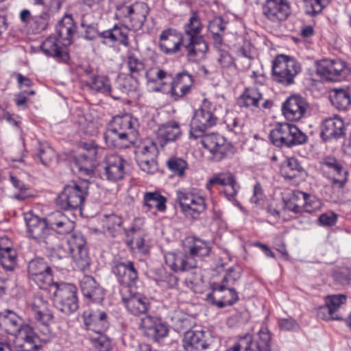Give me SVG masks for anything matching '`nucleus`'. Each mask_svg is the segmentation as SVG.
<instances>
[{
  "label": "nucleus",
  "instance_id": "f257e3e1",
  "mask_svg": "<svg viewBox=\"0 0 351 351\" xmlns=\"http://www.w3.org/2000/svg\"><path fill=\"white\" fill-rule=\"evenodd\" d=\"M136 127L137 120L130 114L114 117L103 135L106 145L119 149L128 147L137 138Z\"/></svg>",
  "mask_w": 351,
  "mask_h": 351
},
{
  "label": "nucleus",
  "instance_id": "f03ea898",
  "mask_svg": "<svg viewBox=\"0 0 351 351\" xmlns=\"http://www.w3.org/2000/svg\"><path fill=\"white\" fill-rule=\"evenodd\" d=\"M56 242L53 243V248H47L51 250L53 256L61 259L70 254L76 267L80 270L84 271L89 267L90 258L88 252L86 239L81 233L72 234L65 245L56 246Z\"/></svg>",
  "mask_w": 351,
  "mask_h": 351
},
{
  "label": "nucleus",
  "instance_id": "7ed1b4c3",
  "mask_svg": "<svg viewBox=\"0 0 351 351\" xmlns=\"http://www.w3.org/2000/svg\"><path fill=\"white\" fill-rule=\"evenodd\" d=\"M0 328L5 332L23 340L31 347H36L38 337L33 328L24 324L23 319L14 311L5 310L0 313Z\"/></svg>",
  "mask_w": 351,
  "mask_h": 351
},
{
  "label": "nucleus",
  "instance_id": "20e7f679",
  "mask_svg": "<svg viewBox=\"0 0 351 351\" xmlns=\"http://www.w3.org/2000/svg\"><path fill=\"white\" fill-rule=\"evenodd\" d=\"M88 185L85 180L65 185L56 199L57 206L64 210L81 211L88 195Z\"/></svg>",
  "mask_w": 351,
  "mask_h": 351
},
{
  "label": "nucleus",
  "instance_id": "39448f33",
  "mask_svg": "<svg viewBox=\"0 0 351 351\" xmlns=\"http://www.w3.org/2000/svg\"><path fill=\"white\" fill-rule=\"evenodd\" d=\"M52 298L55 307L64 314L69 315L79 308L77 287L70 283H56L48 291Z\"/></svg>",
  "mask_w": 351,
  "mask_h": 351
},
{
  "label": "nucleus",
  "instance_id": "423d86ee",
  "mask_svg": "<svg viewBox=\"0 0 351 351\" xmlns=\"http://www.w3.org/2000/svg\"><path fill=\"white\" fill-rule=\"evenodd\" d=\"M216 105L204 98L199 108L195 110L190 123L189 137L201 136L217 125Z\"/></svg>",
  "mask_w": 351,
  "mask_h": 351
},
{
  "label": "nucleus",
  "instance_id": "0eeeda50",
  "mask_svg": "<svg viewBox=\"0 0 351 351\" xmlns=\"http://www.w3.org/2000/svg\"><path fill=\"white\" fill-rule=\"evenodd\" d=\"M269 139L276 147H292L304 144L308 136L296 125L289 123H278L270 131Z\"/></svg>",
  "mask_w": 351,
  "mask_h": 351
},
{
  "label": "nucleus",
  "instance_id": "6e6552de",
  "mask_svg": "<svg viewBox=\"0 0 351 351\" xmlns=\"http://www.w3.org/2000/svg\"><path fill=\"white\" fill-rule=\"evenodd\" d=\"M149 14V8L144 2L119 0L116 4L115 17L119 20L126 19L129 21L133 31L142 29Z\"/></svg>",
  "mask_w": 351,
  "mask_h": 351
},
{
  "label": "nucleus",
  "instance_id": "1a4fd4ad",
  "mask_svg": "<svg viewBox=\"0 0 351 351\" xmlns=\"http://www.w3.org/2000/svg\"><path fill=\"white\" fill-rule=\"evenodd\" d=\"M301 71L300 64L290 56L279 54L272 62L273 80L285 86L294 84L295 77Z\"/></svg>",
  "mask_w": 351,
  "mask_h": 351
},
{
  "label": "nucleus",
  "instance_id": "9d476101",
  "mask_svg": "<svg viewBox=\"0 0 351 351\" xmlns=\"http://www.w3.org/2000/svg\"><path fill=\"white\" fill-rule=\"evenodd\" d=\"M182 342L185 351H217L219 348V337L208 330H189Z\"/></svg>",
  "mask_w": 351,
  "mask_h": 351
},
{
  "label": "nucleus",
  "instance_id": "9b49d317",
  "mask_svg": "<svg viewBox=\"0 0 351 351\" xmlns=\"http://www.w3.org/2000/svg\"><path fill=\"white\" fill-rule=\"evenodd\" d=\"M25 219L28 237L44 248H53V243L58 239L50 230L45 219L29 214Z\"/></svg>",
  "mask_w": 351,
  "mask_h": 351
},
{
  "label": "nucleus",
  "instance_id": "f8f14e48",
  "mask_svg": "<svg viewBox=\"0 0 351 351\" xmlns=\"http://www.w3.org/2000/svg\"><path fill=\"white\" fill-rule=\"evenodd\" d=\"M194 140H199L202 146L208 149L213 158L220 161L232 156L235 152L234 147L222 136L208 131L201 136L189 137Z\"/></svg>",
  "mask_w": 351,
  "mask_h": 351
},
{
  "label": "nucleus",
  "instance_id": "ddd939ff",
  "mask_svg": "<svg viewBox=\"0 0 351 351\" xmlns=\"http://www.w3.org/2000/svg\"><path fill=\"white\" fill-rule=\"evenodd\" d=\"M176 202L186 217L195 219L206 208L205 198L195 188L176 191Z\"/></svg>",
  "mask_w": 351,
  "mask_h": 351
},
{
  "label": "nucleus",
  "instance_id": "4468645a",
  "mask_svg": "<svg viewBox=\"0 0 351 351\" xmlns=\"http://www.w3.org/2000/svg\"><path fill=\"white\" fill-rule=\"evenodd\" d=\"M319 163L322 175L331 181L332 186L343 188L348 181V173L342 161L332 156H326Z\"/></svg>",
  "mask_w": 351,
  "mask_h": 351
},
{
  "label": "nucleus",
  "instance_id": "2eb2a0df",
  "mask_svg": "<svg viewBox=\"0 0 351 351\" xmlns=\"http://www.w3.org/2000/svg\"><path fill=\"white\" fill-rule=\"evenodd\" d=\"M27 271L29 280L40 289L48 292L50 287L56 283L53 282L51 267L43 258H36L29 261Z\"/></svg>",
  "mask_w": 351,
  "mask_h": 351
},
{
  "label": "nucleus",
  "instance_id": "dca6fc26",
  "mask_svg": "<svg viewBox=\"0 0 351 351\" xmlns=\"http://www.w3.org/2000/svg\"><path fill=\"white\" fill-rule=\"evenodd\" d=\"M120 294L121 301L131 315L140 316L147 313L149 310L150 302L144 295L127 287L120 289Z\"/></svg>",
  "mask_w": 351,
  "mask_h": 351
},
{
  "label": "nucleus",
  "instance_id": "f3484780",
  "mask_svg": "<svg viewBox=\"0 0 351 351\" xmlns=\"http://www.w3.org/2000/svg\"><path fill=\"white\" fill-rule=\"evenodd\" d=\"M112 273L116 276L121 289L125 287L132 289L138 280V274L134 264L130 261H114L112 265Z\"/></svg>",
  "mask_w": 351,
  "mask_h": 351
},
{
  "label": "nucleus",
  "instance_id": "a211bd4d",
  "mask_svg": "<svg viewBox=\"0 0 351 351\" xmlns=\"http://www.w3.org/2000/svg\"><path fill=\"white\" fill-rule=\"evenodd\" d=\"M81 148L84 151L77 158L73 165V171L80 176H90L93 173L94 161L97 154V146L93 142L82 143Z\"/></svg>",
  "mask_w": 351,
  "mask_h": 351
},
{
  "label": "nucleus",
  "instance_id": "6ab92c4d",
  "mask_svg": "<svg viewBox=\"0 0 351 351\" xmlns=\"http://www.w3.org/2000/svg\"><path fill=\"white\" fill-rule=\"evenodd\" d=\"M82 317L87 333L105 332L110 326V316L101 309L88 308L84 311Z\"/></svg>",
  "mask_w": 351,
  "mask_h": 351
},
{
  "label": "nucleus",
  "instance_id": "aec40b11",
  "mask_svg": "<svg viewBox=\"0 0 351 351\" xmlns=\"http://www.w3.org/2000/svg\"><path fill=\"white\" fill-rule=\"evenodd\" d=\"M262 13L272 23L285 21L291 14V6L287 0H266Z\"/></svg>",
  "mask_w": 351,
  "mask_h": 351
},
{
  "label": "nucleus",
  "instance_id": "412c9836",
  "mask_svg": "<svg viewBox=\"0 0 351 351\" xmlns=\"http://www.w3.org/2000/svg\"><path fill=\"white\" fill-rule=\"evenodd\" d=\"M308 108L306 99L300 95H291L282 104V112L285 119L290 121H297L302 119Z\"/></svg>",
  "mask_w": 351,
  "mask_h": 351
},
{
  "label": "nucleus",
  "instance_id": "4be33fe9",
  "mask_svg": "<svg viewBox=\"0 0 351 351\" xmlns=\"http://www.w3.org/2000/svg\"><path fill=\"white\" fill-rule=\"evenodd\" d=\"M139 328L143 334L148 338L159 341L167 336L169 329L160 317L146 315L143 317L139 324Z\"/></svg>",
  "mask_w": 351,
  "mask_h": 351
},
{
  "label": "nucleus",
  "instance_id": "5701e85b",
  "mask_svg": "<svg viewBox=\"0 0 351 351\" xmlns=\"http://www.w3.org/2000/svg\"><path fill=\"white\" fill-rule=\"evenodd\" d=\"M194 86V77L187 71L178 73L171 82L169 93L174 101H180L189 95Z\"/></svg>",
  "mask_w": 351,
  "mask_h": 351
},
{
  "label": "nucleus",
  "instance_id": "b1692460",
  "mask_svg": "<svg viewBox=\"0 0 351 351\" xmlns=\"http://www.w3.org/2000/svg\"><path fill=\"white\" fill-rule=\"evenodd\" d=\"M127 160L118 154L108 155L104 161V173L106 178L116 182L124 178L126 174Z\"/></svg>",
  "mask_w": 351,
  "mask_h": 351
},
{
  "label": "nucleus",
  "instance_id": "393cba45",
  "mask_svg": "<svg viewBox=\"0 0 351 351\" xmlns=\"http://www.w3.org/2000/svg\"><path fill=\"white\" fill-rule=\"evenodd\" d=\"M346 64L340 59L324 60L317 67L318 73L329 81H339L346 76Z\"/></svg>",
  "mask_w": 351,
  "mask_h": 351
},
{
  "label": "nucleus",
  "instance_id": "a878e982",
  "mask_svg": "<svg viewBox=\"0 0 351 351\" xmlns=\"http://www.w3.org/2000/svg\"><path fill=\"white\" fill-rule=\"evenodd\" d=\"M159 40L160 50L167 55L175 54L180 51L184 43L182 33L172 28L163 30Z\"/></svg>",
  "mask_w": 351,
  "mask_h": 351
},
{
  "label": "nucleus",
  "instance_id": "bb28decb",
  "mask_svg": "<svg viewBox=\"0 0 351 351\" xmlns=\"http://www.w3.org/2000/svg\"><path fill=\"white\" fill-rule=\"evenodd\" d=\"M167 266L175 272H184L196 267V261L186 252H169L165 254Z\"/></svg>",
  "mask_w": 351,
  "mask_h": 351
},
{
  "label": "nucleus",
  "instance_id": "cd10ccee",
  "mask_svg": "<svg viewBox=\"0 0 351 351\" xmlns=\"http://www.w3.org/2000/svg\"><path fill=\"white\" fill-rule=\"evenodd\" d=\"M67 46L62 45V41L55 36H50L40 45V50L48 57H52L59 62H67L69 54L66 49Z\"/></svg>",
  "mask_w": 351,
  "mask_h": 351
},
{
  "label": "nucleus",
  "instance_id": "c85d7f7f",
  "mask_svg": "<svg viewBox=\"0 0 351 351\" xmlns=\"http://www.w3.org/2000/svg\"><path fill=\"white\" fill-rule=\"evenodd\" d=\"M182 48L189 61L197 62L206 58L208 46L203 36L184 39Z\"/></svg>",
  "mask_w": 351,
  "mask_h": 351
},
{
  "label": "nucleus",
  "instance_id": "c756f323",
  "mask_svg": "<svg viewBox=\"0 0 351 351\" xmlns=\"http://www.w3.org/2000/svg\"><path fill=\"white\" fill-rule=\"evenodd\" d=\"M182 136L179 123L170 121L159 125L156 132V143L161 147L171 142H175Z\"/></svg>",
  "mask_w": 351,
  "mask_h": 351
},
{
  "label": "nucleus",
  "instance_id": "7c9ffc66",
  "mask_svg": "<svg viewBox=\"0 0 351 351\" xmlns=\"http://www.w3.org/2000/svg\"><path fill=\"white\" fill-rule=\"evenodd\" d=\"M345 134L343 120L338 116L325 119L321 125V137L325 141L337 139Z\"/></svg>",
  "mask_w": 351,
  "mask_h": 351
},
{
  "label": "nucleus",
  "instance_id": "2f4dec72",
  "mask_svg": "<svg viewBox=\"0 0 351 351\" xmlns=\"http://www.w3.org/2000/svg\"><path fill=\"white\" fill-rule=\"evenodd\" d=\"M346 296L343 294L328 295L326 298V305L319 308L317 315L323 319H339L336 314L340 306L346 302Z\"/></svg>",
  "mask_w": 351,
  "mask_h": 351
},
{
  "label": "nucleus",
  "instance_id": "473e14b6",
  "mask_svg": "<svg viewBox=\"0 0 351 351\" xmlns=\"http://www.w3.org/2000/svg\"><path fill=\"white\" fill-rule=\"evenodd\" d=\"M76 30L73 19L69 14H65L56 26V33L64 46L71 45Z\"/></svg>",
  "mask_w": 351,
  "mask_h": 351
},
{
  "label": "nucleus",
  "instance_id": "72a5a7b5",
  "mask_svg": "<svg viewBox=\"0 0 351 351\" xmlns=\"http://www.w3.org/2000/svg\"><path fill=\"white\" fill-rule=\"evenodd\" d=\"M80 289L83 295L93 302H101L104 297L103 289L90 276H84L80 280Z\"/></svg>",
  "mask_w": 351,
  "mask_h": 351
},
{
  "label": "nucleus",
  "instance_id": "f704fd0d",
  "mask_svg": "<svg viewBox=\"0 0 351 351\" xmlns=\"http://www.w3.org/2000/svg\"><path fill=\"white\" fill-rule=\"evenodd\" d=\"M129 31L130 28L128 26L123 24H115L111 29L101 32V38L128 47L130 45Z\"/></svg>",
  "mask_w": 351,
  "mask_h": 351
},
{
  "label": "nucleus",
  "instance_id": "c9c22d12",
  "mask_svg": "<svg viewBox=\"0 0 351 351\" xmlns=\"http://www.w3.org/2000/svg\"><path fill=\"white\" fill-rule=\"evenodd\" d=\"M167 198L159 191L145 192L143 195V208L145 212L152 210L165 213L167 210Z\"/></svg>",
  "mask_w": 351,
  "mask_h": 351
},
{
  "label": "nucleus",
  "instance_id": "e433bc0d",
  "mask_svg": "<svg viewBox=\"0 0 351 351\" xmlns=\"http://www.w3.org/2000/svg\"><path fill=\"white\" fill-rule=\"evenodd\" d=\"M86 85L93 91L110 95L114 99H120V95L114 94V90L112 88L110 80L106 76L92 75L86 81Z\"/></svg>",
  "mask_w": 351,
  "mask_h": 351
},
{
  "label": "nucleus",
  "instance_id": "4c0bfd02",
  "mask_svg": "<svg viewBox=\"0 0 351 351\" xmlns=\"http://www.w3.org/2000/svg\"><path fill=\"white\" fill-rule=\"evenodd\" d=\"M263 100V94L260 90L254 87L245 88L239 96L237 103L239 106L252 110L260 108V102Z\"/></svg>",
  "mask_w": 351,
  "mask_h": 351
},
{
  "label": "nucleus",
  "instance_id": "58836bf2",
  "mask_svg": "<svg viewBox=\"0 0 351 351\" xmlns=\"http://www.w3.org/2000/svg\"><path fill=\"white\" fill-rule=\"evenodd\" d=\"M126 236V244L132 250H137L142 253L147 252V245L145 242L141 230L139 228L132 227L124 229Z\"/></svg>",
  "mask_w": 351,
  "mask_h": 351
},
{
  "label": "nucleus",
  "instance_id": "ea45409f",
  "mask_svg": "<svg viewBox=\"0 0 351 351\" xmlns=\"http://www.w3.org/2000/svg\"><path fill=\"white\" fill-rule=\"evenodd\" d=\"M47 306V302L40 297L35 298L31 305L35 319L43 325H46L53 318Z\"/></svg>",
  "mask_w": 351,
  "mask_h": 351
},
{
  "label": "nucleus",
  "instance_id": "a19ab883",
  "mask_svg": "<svg viewBox=\"0 0 351 351\" xmlns=\"http://www.w3.org/2000/svg\"><path fill=\"white\" fill-rule=\"evenodd\" d=\"M188 245L186 246L189 255L194 259L195 257L208 256L210 252L208 242L199 238L191 237L187 239Z\"/></svg>",
  "mask_w": 351,
  "mask_h": 351
},
{
  "label": "nucleus",
  "instance_id": "79ce46f5",
  "mask_svg": "<svg viewBox=\"0 0 351 351\" xmlns=\"http://www.w3.org/2000/svg\"><path fill=\"white\" fill-rule=\"evenodd\" d=\"M226 29V25L223 20L216 19L210 22L208 25V30L212 34L214 47L218 51L225 49V44L223 43V33Z\"/></svg>",
  "mask_w": 351,
  "mask_h": 351
},
{
  "label": "nucleus",
  "instance_id": "37998d69",
  "mask_svg": "<svg viewBox=\"0 0 351 351\" xmlns=\"http://www.w3.org/2000/svg\"><path fill=\"white\" fill-rule=\"evenodd\" d=\"M202 29L203 25L198 14L196 12L193 13L184 25V33L182 34L184 40L203 36L201 34Z\"/></svg>",
  "mask_w": 351,
  "mask_h": 351
},
{
  "label": "nucleus",
  "instance_id": "c03bdc74",
  "mask_svg": "<svg viewBox=\"0 0 351 351\" xmlns=\"http://www.w3.org/2000/svg\"><path fill=\"white\" fill-rule=\"evenodd\" d=\"M330 99L339 110H346L351 104L350 93L346 88H334L330 91Z\"/></svg>",
  "mask_w": 351,
  "mask_h": 351
},
{
  "label": "nucleus",
  "instance_id": "a18cd8bd",
  "mask_svg": "<svg viewBox=\"0 0 351 351\" xmlns=\"http://www.w3.org/2000/svg\"><path fill=\"white\" fill-rule=\"evenodd\" d=\"M104 332L87 333L86 336L97 351H113L111 339Z\"/></svg>",
  "mask_w": 351,
  "mask_h": 351
},
{
  "label": "nucleus",
  "instance_id": "49530a36",
  "mask_svg": "<svg viewBox=\"0 0 351 351\" xmlns=\"http://www.w3.org/2000/svg\"><path fill=\"white\" fill-rule=\"evenodd\" d=\"M123 221L122 217L119 215L114 214L105 215L103 219V227L106 233L112 237H116L121 232Z\"/></svg>",
  "mask_w": 351,
  "mask_h": 351
},
{
  "label": "nucleus",
  "instance_id": "de8ad7c7",
  "mask_svg": "<svg viewBox=\"0 0 351 351\" xmlns=\"http://www.w3.org/2000/svg\"><path fill=\"white\" fill-rule=\"evenodd\" d=\"M297 197H301L304 201L302 205L303 212L312 213L319 210L322 207L321 200L315 195L302 191H298Z\"/></svg>",
  "mask_w": 351,
  "mask_h": 351
},
{
  "label": "nucleus",
  "instance_id": "09e8293b",
  "mask_svg": "<svg viewBox=\"0 0 351 351\" xmlns=\"http://www.w3.org/2000/svg\"><path fill=\"white\" fill-rule=\"evenodd\" d=\"M168 169L178 177H184L186 175V171L189 169L187 162L180 157L172 156L167 161Z\"/></svg>",
  "mask_w": 351,
  "mask_h": 351
},
{
  "label": "nucleus",
  "instance_id": "8fccbe9b",
  "mask_svg": "<svg viewBox=\"0 0 351 351\" xmlns=\"http://www.w3.org/2000/svg\"><path fill=\"white\" fill-rule=\"evenodd\" d=\"M302 171V167L295 158H288L282 168L284 177L290 180L298 177Z\"/></svg>",
  "mask_w": 351,
  "mask_h": 351
},
{
  "label": "nucleus",
  "instance_id": "3c124183",
  "mask_svg": "<svg viewBox=\"0 0 351 351\" xmlns=\"http://www.w3.org/2000/svg\"><path fill=\"white\" fill-rule=\"evenodd\" d=\"M241 277V274L239 271H236L233 268H230L225 276H223L221 285H215L213 291H223L228 287L233 285Z\"/></svg>",
  "mask_w": 351,
  "mask_h": 351
},
{
  "label": "nucleus",
  "instance_id": "603ef678",
  "mask_svg": "<svg viewBox=\"0 0 351 351\" xmlns=\"http://www.w3.org/2000/svg\"><path fill=\"white\" fill-rule=\"evenodd\" d=\"M158 154L157 143L152 141H148L141 144L136 151V158L157 157Z\"/></svg>",
  "mask_w": 351,
  "mask_h": 351
},
{
  "label": "nucleus",
  "instance_id": "864d4df0",
  "mask_svg": "<svg viewBox=\"0 0 351 351\" xmlns=\"http://www.w3.org/2000/svg\"><path fill=\"white\" fill-rule=\"evenodd\" d=\"M235 179L234 176L230 172H221L215 174L206 183V189L210 190L214 184H219L223 188L228 184H231Z\"/></svg>",
  "mask_w": 351,
  "mask_h": 351
},
{
  "label": "nucleus",
  "instance_id": "5fc2aeb1",
  "mask_svg": "<svg viewBox=\"0 0 351 351\" xmlns=\"http://www.w3.org/2000/svg\"><path fill=\"white\" fill-rule=\"evenodd\" d=\"M240 189V185L238 184L236 178L232 182L231 184H227L220 191L225 198L231 202L234 206H240L239 202L237 199V195Z\"/></svg>",
  "mask_w": 351,
  "mask_h": 351
},
{
  "label": "nucleus",
  "instance_id": "6e6d98bb",
  "mask_svg": "<svg viewBox=\"0 0 351 351\" xmlns=\"http://www.w3.org/2000/svg\"><path fill=\"white\" fill-rule=\"evenodd\" d=\"M129 71L132 78L137 80L144 71L145 66L143 62L140 60L134 54H131L128 57L127 62Z\"/></svg>",
  "mask_w": 351,
  "mask_h": 351
},
{
  "label": "nucleus",
  "instance_id": "4d7b16f0",
  "mask_svg": "<svg viewBox=\"0 0 351 351\" xmlns=\"http://www.w3.org/2000/svg\"><path fill=\"white\" fill-rule=\"evenodd\" d=\"M16 263V252L14 250L0 252V264L8 271L14 269Z\"/></svg>",
  "mask_w": 351,
  "mask_h": 351
},
{
  "label": "nucleus",
  "instance_id": "13d9d810",
  "mask_svg": "<svg viewBox=\"0 0 351 351\" xmlns=\"http://www.w3.org/2000/svg\"><path fill=\"white\" fill-rule=\"evenodd\" d=\"M258 341L256 344L253 343L252 348L254 351H262L270 347L271 334L266 326H261L258 332Z\"/></svg>",
  "mask_w": 351,
  "mask_h": 351
},
{
  "label": "nucleus",
  "instance_id": "bf43d9fd",
  "mask_svg": "<svg viewBox=\"0 0 351 351\" xmlns=\"http://www.w3.org/2000/svg\"><path fill=\"white\" fill-rule=\"evenodd\" d=\"M330 0H304L306 13L313 16L321 12Z\"/></svg>",
  "mask_w": 351,
  "mask_h": 351
},
{
  "label": "nucleus",
  "instance_id": "052dcab7",
  "mask_svg": "<svg viewBox=\"0 0 351 351\" xmlns=\"http://www.w3.org/2000/svg\"><path fill=\"white\" fill-rule=\"evenodd\" d=\"M86 16H83L81 19V27L84 28V38L88 40H93L97 38H101V32L95 23H87Z\"/></svg>",
  "mask_w": 351,
  "mask_h": 351
},
{
  "label": "nucleus",
  "instance_id": "680f3d73",
  "mask_svg": "<svg viewBox=\"0 0 351 351\" xmlns=\"http://www.w3.org/2000/svg\"><path fill=\"white\" fill-rule=\"evenodd\" d=\"M156 157L136 158V162L141 169L147 173H154L158 169Z\"/></svg>",
  "mask_w": 351,
  "mask_h": 351
},
{
  "label": "nucleus",
  "instance_id": "e2e57ef3",
  "mask_svg": "<svg viewBox=\"0 0 351 351\" xmlns=\"http://www.w3.org/2000/svg\"><path fill=\"white\" fill-rule=\"evenodd\" d=\"M74 223L70 220L66 216L62 218V221L56 223L54 227L50 228L53 233L56 232L60 234H66L71 232L74 229Z\"/></svg>",
  "mask_w": 351,
  "mask_h": 351
},
{
  "label": "nucleus",
  "instance_id": "0e129e2a",
  "mask_svg": "<svg viewBox=\"0 0 351 351\" xmlns=\"http://www.w3.org/2000/svg\"><path fill=\"white\" fill-rule=\"evenodd\" d=\"M145 77L148 82H156L162 81L167 76H170L165 71L158 67H152L145 71Z\"/></svg>",
  "mask_w": 351,
  "mask_h": 351
},
{
  "label": "nucleus",
  "instance_id": "69168bd1",
  "mask_svg": "<svg viewBox=\"0 0 351 351\" xmlns=\"http://www.w3.org/2000/svg\"><path fill=\"white\" fill-rule=\"evenodd\" d=\"M301 199V197H297V192L295 193L293 196L284 202V209L286 211H289L295 215H302L303 213L302 206H300L297 201Z\"/></svg>",
  "mask_w": 351,
  "mask_h": 351
},
{
  "label": "nucleus",
  "instance_id": "338daca9",
  "mask_svg": "<svg viewBox=\"0 0 351 351\" xmlns=\"http://www.w3.org/2000/svg\"><path fill=\"white\" fill-rule=\"evenodd\" d=\"M50 14L48 12H44L38 16L32 17V21L35 24V29L37 32H40L45 30L50 21Z\"/></svg>",
  "mask_w": 351,
  "mask_h": 351
},
{
  "label": "nucleus",
  "instance_id": "774afa93",
  "mask_svg": "<svg viewBox=\"0 0 351 351\" xmlns=\"http://www.w3.org/2000/svg\"><path fill=\"white\" fill-rule=\"evenodd\" d=\"M10 180L12 185L19 191V193L14 195V198L19 200H24L29 195L26 191L29 189L21 180H19L16 176L10 175Z\"/></svg>",
  "mask_w": 351,
  "mask_h": 351
}]
</instances>
